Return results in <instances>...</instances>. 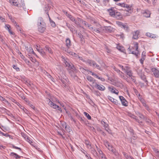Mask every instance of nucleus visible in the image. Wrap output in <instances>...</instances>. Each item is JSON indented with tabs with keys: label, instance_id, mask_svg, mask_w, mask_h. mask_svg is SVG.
<instances>
[{
	"label": "nucleus",
	"instance_id": "obj_1",
	"mask_svg": "<svg viewBox=\"0 0 159 159\" xmlns=\"http://www.w3.org/2000/svg\"><path fill=\"white\" fill-rule=\"evenodd\" d=\"M65 64L66 66H68L69 68V69H68V71L71 77L74 79H77L78 78V77L75 74V73L78 72V70L77 69L74 65L71 63H70L66 61Z\"/></svg>",
	"mask_w": 159,
	"mask_h": 159
},
{
	"label": "nucleus",
	"instance_id": "obj_2",
	"mask_svg": "<svg viewBox=\"0 0 159 159\" xmlns=\"http://www.w3.org/2000/svg\"><path fill=\"white\" fill-rule=\"evenodd\" d=\"M48 95L49 98H47L48 100L47 101L48 102V105L52 108L58 110L60 111L61 112L62 110L61 108L58 106L56 105L53 102L54 100L53 98H52V97L50 96V94H49Z\"/></svg>",
	"mask_w": 159,
	"mask_h": 159
},
{
	"label": "nucleus",
	"instance_id": "obj_3",
	"mask_svg": "<svg viewBox=\"0 0 159 159\" xmlns=\"http://www.w3.org/2000/svg\"><path fill=\"white\" fill-rule=\"evenodd\" d=\"M124 72L126 74L128 78L133 77V73L130 67L125 66L124 68Z\"/></svg>",
	"mask_w": 159,
	"mask_h": 159
},
{
	"label": "nucleus",
	"instance_id": "obj_4",
	"mask_svg": "<svg viewBox=\"0 0 159 159\" xmlns=\"http://www.w3.org/2000/svg\"><path fill=\"white\" fill-rule=\"evenodd\" d=\"M138 43H136L134 45V47L135 48V50L137 51V52H134L133 50H132V48H130L129 47L128 48L129 51V53H132L134 54L137 57H138V54L139 53V51L138 50Z\"/></svg>",
	"mask_w": 159,
	"mask_h": 159
},
{
	"label": "nucleus",
	"instance_id": "obj_5",
	"mask_svg": "<svg viewBox=\"0 0 159 159\" xmlns=\"http://www.w3.org/2000/svg\"><path fill=\"white\" fill-rule=\"evenodd\" d=\"M39 25H38V29L39 31L41 33H43L46 30V26L45 24H42L41 21L39 22Z\"/></svg>",
	"mask_w": 159,
	"mask_h": 159
},
{
	"label": "nucleus",
	"instance_id": "obj_6",
	"mask_svg": "<svg viewBox=\"0 0 159 159\" xmlns=\"http://www.w3.org/2000/svg\"><path fill=\"white\" fill-rule=\"evenodd\" d=\"M117 5L122 7L126 8L128 9L129 10H130L131 9V6L124 3H118L117 4Z\"/></svg>",
	"mask_w": 159,
	"mask_h": 159
},
{
	"label": "nucleus",
	"instance_id": "obj_7",
	"mask_svg": "<svg viewBox=\"0 0 159 159\" xmlns=\"http://www.w3.org/2000/svg\"><path fill=\"white\" fill-rule=\"evenodd\" d=\"M85 62L93 67H95V64H96V62L90 59H87L85 61Z\"/></svg>",
	"mask_w": 159,
	"mask_h": 159
},
{
	"label": "nucleus",
	"instance_id": "obj_8",
	"mask_svg": "<svg viewBox=\"0 0 159 159\" xmlns=\"http://www.w3.org/2000/svg\"><path fill=\"white\" fill-rule=\"evenodd\" d=\"M119 98L123 105L125 107L128 106V102L123 97L120 96Z\"/></svg>",
	"mask_w": 159,
	"mask_h": 159
},
{
	"label": "nucleus",
	"instance_id": "obj_9",
	"mask_svg": "<svg viewBox=\"0 0 159 159\" xmlns=\"http://www.w3.org/2000/svg\"><path fill=\"white\" fill-rule=\"evenodd\" d=\"M60 80L61 82L63 84V86L66 87L68 82V79L66 77H65V78H61Z\"/></svg>",
	"mask_w": 159,
	"mask_h": 159
},
{
	"label": "nucleus",
	"instance_id": "obj_10",
	"mask_svg": "<svg viewBox=\"0 0 159 159\" xmlns=\"http://www.w3.org/2000/svg\"><path fill=\"white\" fill-rule=\"evenodd\" d=\"M146 57V52L144 51L142 53L141 58L140 60V63L142 65L143 64L144 61L145 60Z\"/></svg>",
	"mask_w": 159,
	"mask_h": 159
},
{
	"label": "nucleus",
	"instance_id": "obj_11",
	"mask_svg": "<svg viewBox=\"0 0 159 159\" xmlns=\"http://www.w3.org/2000/svg\"><path fill=\"white\" fill-rule=\"evenodd\" d=\"M152 70L153 72V74L156 77H159V70L155 68H152Z\"/></svg>",
	"mask_w": 159,
	"mask_h": 159
},
{
	"label": "nucleus",
	"instance_id": "obj_12",
	"mask_svg": "<svg viewBox=\"0 0 159 159\" xmlns=\"http://www.w3.org/2000/svg\"><path fill=\"white\" fill-rule=\"evenodd\" d=\"M108 150L112 152L115 155L117 156L118 153L116 152V150L112 146H111L110 147L108 148Z\"/></svg>",
	"mask_w": 159,
	"mask_h": 159
},
{
	"label": "nucleus",
	"instance_id": "obj_13",
	"mask_svg": "<svg viewBox=\"0 0 159 159\" xmlns=\"http://www.w3.org/2000/svg\"><path fill=\"white\" fill-rule=\"evenodd\" d=\"M114 16L116 19L118 20H121L123 18L121 14L118 12H116Z\"/></svg>",
	"mask_w": 159,
	"mask_h": 159
},
{
	"label": "nucleus",
	"instance_id": "obj_14",
	"mask_svg": "<svg viewBox=\"0 0 159 159\" xmlns=\"http://www.w3.org/2000/svg\"><path fill=\"white\" fill-rule=\"evenodd\" d=\"M95 87L101 91H104L105 89V87L102 85H99L97 84H96Z\"/></svg>",
	"mask_w": 159,
	"mask_h": 159
},
{
	"label": "nucleus",
	"instance_id": "obj_15",
	"mask_svg": "<svg viewBox=\"0 0 159 159\" xmlns=\"http://www.w3.org/2000/svg\"><path fill=\"white\" fill-rule=\"evenodd\" d=\"M108 89L112 93H114L117 95H118L119 91L116 89L114 88H111L110 87H108Z\"/></svg>",
	"mask_w": 159,
	"mask_h": 159
},
{
	"label": "nucleus",
	"instance_id": "obj_16",
	"mask_svg": "<svg viewBox=\"0 0 159 159\" xmlns=\"http://www.w3.org/2000/svg\"><path fill=\"white\" fill-rule=\"evenodd\" d=\"M5 28L11 34L13 35L14 34V33L11 30V28L10 25L8 24L6 25H5Z\"/></svg>",
	"mask_w": 159,
	"mask_h": 159
},
{
	"label": "nucleus",
	"instance_id": "obj_17",
	"mask_svg": "<svg viewBox=\"0 0 159 159\" xmlns=\"http://www.w3.org/2000/svg\"><path fill=\"white\" fill-rule=\"evenodd\" d=\"M139 32L138 31H134L133 34V38L134 39H137L138 38V36Z\"/></svg>",
	"mask_w": 159,
	"mask_h": 159
},
{
	"label": "nucleus",
	"instance_id": "obj_18",
	"mask_svg": "<svg viewBox=\"0 0 159 159\" xmlns=\"http://www.w3.org/2000/svg\"><path fill=\"white\" fill-rule=\"evenodd\" d=\"M77 20L79 21L80 22H81L82 24L84 25L85 26V27H87L88 25L89 24H88L86 21L84 20H83L80 18H77Z\"/></svg>",
	"mask_w": 159,
	"mask_h": 159
},
{
	"label": "nucleus",
	"instance_id": "obj_19",
	"mask_svg": "<svg viewBox=\"0 0 159 159\" xmlns=\"http://www.w3.org/2000/svg\"><path fill=\"white\" fill-rule=\"evenodd\" d=\"M114 8H111V9L108 10L109 13V14L112 16H114L116 12H115Z\"/></svg>",
	"mask_w": 159,
	"mask_h": 159
},
{
	"label": "nucleus",
	"instance_id": "obj_20",
	"mask_svg": "<svg viewBox=\"0 0 159 159\" xmlns=\"http://www.w3.org/2000/svg\"><path fill=\"white\" fill-rule=\"evenodd\" d=\"M66 45L68 48H70L71 46V41L69 38H67L66 40Z\"/></svg>",
	"mask_w": 159,
	"mask_h": 159
},
{
	"label": "nucleus",
	"instance_id": "obj_21",
	"mask_svg": "<svg viewBox=\"0 0 159 159\" xmlns=\"http://www.w3.org/2000/svg\"><path fill=\"white\" fill-rule=\"evenodd\" d=\"M44 49L50 53L52 54V51L51 48L47 45L45 46Z\"/></svg>",
	"mask_w": 159,
	"mask_h": 159
},
{
	"label": "nucleus",
	"instance_id": "obj_22",
	"mask_svg": "<svg viewBox=\"0 0 159 159\" xmlns=\"http://www.w3.org/2000/svg\"><path fill=\"white\" fill-rule=\"evenodd\" d=\"M46 14L48 16V18H49V20H50V23H51V26L52 27H55L56 26V24H55V23L51 19V18H50V16H49L48 12H46Z\"/></svg>",
	"mask_w": 159,
	"mask_h": 159
},
{
	"label": "nucleus",
	"instance_id": "obj_23",
	"mask_svg": "<svg viewBox=\"0 0 159 159\" xmlns=\"http://www.w3.org/2000/svg\"><path fill=\"white\" fill-rule=\"evenodd\" d=\"M135 113L136 115L139 116L141 119H143V118H145V116H144L139 112L137 111Z\"/></svg>",
	"mask_w": 159,
	"mask_h": 159
},
{
	"label": "nucleus",
	"instance_id": "obj_24",
	"mask_svg": "<svg viewBox=\"0 0 159 159\" xmlns=\"http://www.w3.org/2000/svg\"><path fill=\"white\" fill-rule=\"evenodd\" d=\"M10 155L11 156H14L16 159H20L21 157L20 156L18 155L16 153L13 152L10 153Z\"/></svg>",
	"mask_w": 159,
	"mask_h": 159
},
{
	"label": "nucleus",
	"instance_id": "obj_25",
	"mask_svg": "<svg viewBox=\"0 0 159 159\" xmlns=\"http://www.w3.org/2000/svg\"><path fill=\"white\" fill-rule=\"evenodd\" d=\"M143 16L147 17H148L150 16V11L148 10H146L143 13Z\"/></svg>",
	"mask_w": 159,
	"mask_h": 159
},
{
	"label": "nucleus",
	"instance_id": "obj_26",
	"mask_svg": "<svg viewBox=\"0 0 159 159\" xmlns=\"http://www.w3.org/2000/svg\"><path fill=\"white\" fill-rule=\"evenodd\" d=\"M72 21L74 22L75 23V24H76L78 26L80 27H81L83 28H84L80 24V22L78 20L77 18L76 19L75 18V21L74 20Z\"/></svg>",
	"mask_w": 159,
	"mask_h": 159
},
{
	"label": "nucleus",
	"instance_id": "obj_27",
	"mask_svg": "<svg viewBox=\"0 0 159 159\" xmlns=\"http://www.w3.org/2000/svg\"><path fill=\"white\" fill-rule=\"evenodd\" d=\"M87 80L90 82L94 83L95 80L91 76L88 75L87 77Z\"/></svg>",
	"mask_w": 159,
	"mask_h": 159
},
{
	"label": "nucleus",
	"instance_id": "obj_28",
	"mask_svg": "<svg viewBox=\"0 0 159 159\" xmlns=\"http://www.w3.org/2000/svg\"><path fill=\"white\" fill-rule=\"evenodd\" d=\"M141 78L143 80H144L146 84V85H148V81L146 80V76L144 74H142L140 76Z\"/></svg>",
	"mask_w": 159,
	"mask_h": 159
},
{
	"label": "nucleus",
	"instance_id": "obj_29",
	"mask_svg": "<svg viewBox=\"0 0 159 159\" xmlns=\"http://www.w3.org/2000/svg\"><path fill=\"white\" fill-rule=\"evenodd\" d=\"M146 35L147 37H150V38H154L156 37L155 34L150 33L149 32H147L146 34Z\"/></svg>",
	"mask_w": 159,
	"mask_h": 159
},
{
	"label": "nucleus",
	"instance_id": "obj_30",
	"mask_svg": "<svg viewBox=\"0 0 159 159\" xmlns=\"http://www.w3.org/2000/svg\"><path fill=\"white\" fill-rule=\"evenodd\" d=\"M143 119L145 120L147 123L150 125H151L152 124V121L151 120L148 118L146 116H145V118H143Z\"/></svg>",
	"mask_w": 159,
	"mask_h": 159
},
{
	"label": "nucleus",
	"instance_id": "obj_31",
	"mask_svg": "<svg viewBox=\"0 0 159 159\" xmlns=\"http://www.w3.org/2000/svg\"><path fill=\"white\" fill-rule=\"evenodd\" d=\"M50 9V7L48 4H46L44 7V11L46 13L47 12H48V11Z\"/></svg>",
	"mask_w": 159,
	"mask_h": 159
},
{
	"label": "nucleus",
	"instance_id": "obj_32",
	"mask_svg": "<svg viewBox=\"0 0 159 159\" xmlns=\"http://www.w3.org/2000/svg\"><path fill=\"white\" fill-rule=\"evenodd\" d=\"M26 48H27V50H28V51L29 52L30 54H34L35 55H36L35 54V52H34L32 48L30 47L29 48V49H28V47H27Z\"/></svg>",
	"mask_w": 159,
	"mask_h": 159
},
{
	"label": "nucleus",
	"instance_id": "obj_33",
	"mask_svg": "<svg viewBox=\"0 0 159 159\" xmlns=\"http://www.w3.org/2000/svg\"><path fill=\"white\" fill-rule=\"evenodd\" d=\"M10 100L11 101L13 102L14 103L16 104L17 106H18L19 107H20V106H21L20 104L18 102H17L14 98H11L10 99Z\"/></svg>",
	"mask_w": 159,
	"mask_h": 159
},
{
	"label": "nucleus",
	"instance_id": "obj_34",
	"mask_svg": "<svg viewBox=\"0 0 159 159\" xmlns=\"http://www.w3.org/2000/svg\"><path fill=\"white\" fill-rule=\"evenodd\" d=\"M67 16L72 21L74 20L75 21V18L72 15H71L70 14H68L67 15Z\"/></svg>",
	"mask_w": 159,
	"mask_h": 159
},
{
	"label": "nucleus",
	"instance_id": "obj_35",
	"mask_svg": "<svg viewBox=\"0 0 159 159\" xmlns=\"http://www.w3.org/2000/svg\"><path fill=\"white\" fill-rule=\"evenodd\" d=\"M103 29L108 32L111 31V26H104Z\"/></svg>",
	"mask_w": 159,
	"mask_h": 159
},
{
	"label": "nucleus",
	"instance_id": "obj_36",
	"mask_svg": "<svg viewBox=\"0 0 159 159\" xmlns=\"http://www.w3.org/2000/svg\"><path fill=\"white\" fill-rule=\"evenodd\" d=\"M85 144H86V145L87 146V147L88 148H92L91 143L89 141H85Z\"/></svg>",
	"mask_w": 159,
	"mask_h": 159
},
{
	"label": "nucleus",
	"instance_id": "obj_37",
	"mask_svg": "<svg viewBox=\"0 0 159 159\" xmlns=\"http://www.w3.org/2000/svg\"><path fill=\"white\" fill-rule=\"evenodd\" d=\"M101 124L103 125L104 127L105 128H107L108 126V124L106 122H104L103 120L101 121Z\"/></svg>",
	"mask_w": 159,
	"mask_h": 159
},
{
	"label": "nucleus",
	"instance_id": "obj_38",
	"mask_svg": "<svg viewBox=\"0 0 159 159\" xmlns=\"http://www.w3.org/2000/svg\"><path fill=\"white\" fill-rule=\"evenodd\" d=\"M113 69L119 74H120V73H122L123 74V73L120 71V70L118 68H116L115 66H114L113 68Z\"/></svg>",
	"mask_w": 159,
	"mask_h": 159
},
{
	"label": "nucleus",
	"instance_id": "obj_39",
	"mask_svg": "<svg viewBox=\"0 0 159 159\" xmlns=\"http://www.w3.org/2000/svg\"><path fill=\"white\" fill-rule=\"evenodd\" d=\"M37 51L40 53V54L43 56H44L45 55V53L42 49H37Z\"/></svg>",
	"mask_w": 159,
	"mask_h": 159
},
{
	"label": "nucleus",
	"instance_id": "obj_40",
	"mask_svg": "<svg viewBox=\"0 0 159 159\" xmlns=\"http://www.w3.org/2000/svg\"><path fill=\"white\" fill-rule=\"evenodd\" d=\"M99 158L101 159H107V157L105 155L104 153L103 155L101 156H98Z\"/></svg>",
	"mask_w": 159,
	"mask_h": 159
},
{
	"label": "nucleus",
	"instance_id": "obj_41",
	"mask_svg": "<svg viewBox=\"0 0 159 159\" xmlns=\"http://www.w3.org/2000/svg\"><path fill=\"white\" fill-rule=\"evenodd\" d=\"M116 48L118 50L121 52H123L124 50V47L120 46H117Z\"/></svg>",
	"mask_w": 159,
	"mask_h": 159
},
{
	"label": "nucleus",
	"instance_id": "obj_42",
	"mask_svg": "<svg viewBox=\"0 0 159 159\" xmlns=\"http://www.w3.org/2000/svg\"><path fill=\"white\" fill-rule=\"evenodd\" d=\"M65 129L69 133H70V132L71 131V129L70 128L69 126H67L66 125L65 126Z\"/></svg>",
	"mask_w": 159,
	"mask_h": 159
},
{
	"label": "nucleus",
	"instance_id": "obj_43",
	"mask_svg": "<svg viewBox=\"0 0 159 159\" xmlns=\"http://www.w3.org/2000/svg\"><path fill=\"white\" fill-rule=\"evenodd\" d=\"M94 67L100 70H102V69L101 67V66H100L99 65L97 64L96 63V64H95Z\"/></svg>",
	"mask_w": 159,
	"mask_h": 159
},
{
	"label": "nucleus",
	"instance_id": "obj_44",
	"mask_svg": "<svg viewBox=\"0 0 159 159\" xmlns=\"http://www.w3.org/2000/svg\"><path fill=\"white\" fill-rule=\"evenodd\" d=\"M84 115L87 117L88 119L91 120V116L89 115V114L87 113L86 112H84Z\"/></svg>",
	"mask_w": 159,
	"mask_h": 159
},
{
	"label": "nucleus",
	"instance_id": "obj_45",
	"mask_svg": "<svg viewBox=\"0 0 159 159\" xmlns=\"http://www.w3.org/2000/svg\"><path fill=\"white\" fill-rule=\"evenodd\" d=\"M14 25L16 26V29L17 30H20V31H21V30L20 27L16 23V21H15Z\"/></svg>",
	"mask_w": 159,
	"mask_h": 159
},
{
	"label": "nucleus",
	"instance_id": "obj_46",
	"mask_svg": "<svg viewBox=\"0 0 159 159\" xmlns=\"http://www.w3.org/2000/svg\"><path fill=\"white\" fill-rule=\"evenodd\" d=\"M92 153L94 155V156H98V152L96 151L95 150L93 149V150H92Z\"/></svg>",
	"mask_w": 159,
	"mask_h": 159
},
{
	"label": "nucleus",
	"instance_id": "obj_47",
	"mask_svg": "<svg viewBox=\"0 0 159 159\" xmlns=\"http://www.w3.org/2000/svg\"><path fill=\"white\" fill-rule=\"evenodd\" d=\"M11 4L15 6H17L18 7H20V6H19V4H18V2H17L16 0L14 2H13V3H11Z\"/></svg>",
	"mask_w": 159,
	"mask_h": 159
},
{
	"label": "nucleus",
	"instance_id": "obj_48",
	"mask_svg": "<svg viewBox=\"0 0 159 159\" xmlns=\"http://www.w3.org/2000/svg\"><path fill=\"white\" fill-rule=\"evenodd\" d=\"M134 77H130V78H131V79L136 84H137V81H136V79L134 78Z\"/></svg>",
	"mask_w": 159,
	"mask_h": 159
},
{
	"label": "nucleus",
	"instance_id": "obj_49",
	"mask_svg": "<svg viewBox=\"0 0 159 159\" xmlns=\"http://www.w3.org/2000/svg\"><path fill=\"white\" fill-rule=\"evenodd\" d=\"M79 69L83 73H84L86 71V70L83 67L81 66H80Z\"/></svg>",
	"mask_w": 159,
	"mask_h": 159
},
{
	"label": "nucleus",
	"instance_id": "obj_50",
	"mask_svg": "<svg viewBox=\"0 0 159 159\" xmlns=\"http://www.w3.org/2000/svg\"><path fill=\"white\" fill-rule=\"evenodd\" d=\"M28 56H29V57L30 59V60H31V61H32L34 63H35L36 61V60H35V59L34 58L31 57H30V55H28Z\"/></svg>",
	"mask_w": 159,
	"mask_h": 159
},
{
	"label": "nucleus",
	"instance_id": "obj_51",
	"mask_svg": "<svg viewBox=\"0 0 159 159\" xmlns=\"http://www.w3.org/2000/svg\"><path fill=\"white\" fill-rule=\"evenodd\" d=\"M116 24L118 25L119 26L121 27V28H122V26H123V23L117 21H116Z\"/></svg>",
	"mask_w": 159,
	"mask_h": 159
},
{
	"label": "nucleus",
	"instance_id": "obj_52",
	"mask_svg": "<svg viewBox=\"0 0 159 159\" xmlns=\"http://www.w3.org/2000/svg\"><path fill=\"white\" fill-rule=\"evenodd\" d=\"M0 134H2L3 136H5L6 137H7L8 136H10V135L7 134H4L2 132H1L0 130Z\"/></svg>",
	"mask_w": 159,
	"mask_h": 159
},
{
	"label": "nucleus",
	"instance_id": "obj_53",
	"mask_svg": "<svg viewBox=\"0 0 159 159\" xmlns=\"http://www.w3.org/2000/svg\"><path fill=\"white\" fill-rule=\"evenodd\" d=\"M107 98L111 102H113L114 99V98H113L112 97L110 96H108Z\"/></svg>",
	"mask_w": 159,
	"mask_h": 159
},
{
	"label": "nucleus",
	"instance_id": "obj_54",
	"mask_svg": "<svg viewBox=\"0 0 159 159\" xmlns=\"http://www.w3.org/2000/svg\"><path fill=\"white\" fill-rule=\"evenodd\" d=\"M122 28H123L126 30H129V27L124 24H123V26H122Z\"/></svg>",
	"mask_w": 159,
	"mask_h": 159
},
{
	"label": "nucleus",
	"instance_id": "obj_55",
	"mask_svg": "<svg viewBox=\"0 0 159 159\" xmlns=\"http://www.w3.org/2000/svg\"><path fill=\"white\" fill-rule=\"evenodd\" d=\"M19 6H20V7H22V8H23V9H26V8L25 7V4L24 3L19 4Z\"/></svg>",
	"mask_w": 159,
	"mask_h": 159
},
{
	"label": "nucleus",
	"instance_id": "obj_56",
	"mask_svg": "<svg viewBox=\"0 0 159 159\" xmlns=\"http://www.w3.org/2000/svg\"><path fill=\"white\" fill-rule=\"evenodd\" d=\"M26 140L30 144H31V143H33V142L32 140H30V138L29 137L27 138V139Z\"/></svg>",
	"mask_w": 159,
	"mask_h": 159
},
{
	"label": "nucleus",
	"instance_id": "obj_57",
	"mask_svg": "<svg viewBox=\"0 0 159 159\" xmlns=\"http://www.w3.org/2000/svg\"><path fill=\"white\" fill-rule=\"evenodd\" d=\"M12 147L13 148H15V149H18L20 151H21V148L18 147H16L14 145H12Z\"/></svg>",
	"mask_w": 159,
	"mask_h": 159
},
{
	"label": "nucleus",
	"instance_id": "obj_58",
	"mask_svg": "<svg viewBox=\"0 0 159 159\" xmlns=\"http://www.w3.org/2000/svg\"><path fill=\"white\" fill-rule=\"evenodd\" d=\"M139 83L141 88L144 87L145 86H146L147 85L146 84L145 85L143 83L141 82H140Z\"/></svg>",
	"mask_w": 159,
	"mask_h": 159
},
{
	"label": "nucleus",
	"instance_id": "obj_59",
	"mask_svg": "<svg viewBox=\"0 0 159 159\" xmlns=\"http://www.w3.org/2000/svg\"><path fill=\"white\" fill-rule=\"evenodd\" d=\"M21 135L22 137L25 139L26 140L27 139V138H28V137L26 134L24 133H22Z\"/></svg>",
	"mask_w": 159,
	"mask_h": 159
},
{
	"label": "nucleus",
	"instance_id": "obj_60",
	"mask_svg": "<svg viewBox=\"0 0 159 159\" xmlns=\"http://www.w3.org/2000/svg\"><path fill=\"white\" fill-rule=\"evenodd\" d=\"M133 116L134 117V119H135V120H136V121L138 123H139V120L138 118L136 116H134V115H133Z\"/></svg>",
	"mask_w": 159,
	"mask_h": 159
},
{
	"label": "nucleus",
	"instance_id": "obj_61",
	"mask_svg": "<svg viewBox=\"0 0 159 159\" xmlns=\"http://www.w3.org/2000/svg\"><path fill=\"white\" fill-rule=\"evenodd\" d=\"M84 119L85 118L84 117L83 118H82V117H80L79 118V120L80 121H81L82 123H83V122H84Z\"/></svg>",
	"mask_w": 159,
	"mask_h": 159
},
{
	"label": "nucleus",
	"instance_id": "obj_62",
	"mask_svg": "<svg viewBox=\"0 0 159 159\" xmlns=\"http://www.w3.org/2000/svg\"><path fill=\"white\" fill-rule=\"evenodd\" d=\"M13 68L16 70L17 71L19 70V68L16 65H14L13 66Z\"/></svg>",
	"mask_w": 159,
	"mask_h": 159
},
{
	"label": "nucleus",
	"instance_id": "obj_63",
	"mask_svg": "<svg viewBox=\"0 0 159 159\" xmlns=\"http://www.w3.org/2000/svg\"><path fill=\"white\" fill-rule=\"evenodd\" d=\"M94 93L97 96H99L100 95V93L98 91H94Z\"/></svg>",
	"mask_w": 159,
	"mask_h": 159
},
{
	"label": "nucleus",
	"instance_id": "obj_64",
	"mask_svg": "<svg viewBox=\"0 0 159 159\" xmlns=\"http://www.w3.org/2000/svg\"><path fill=\"white\" fill-rule=\"evenodd\" d=\"M91 25L89 24H88V25L87 26V27H88L89 29L90 30H93V27H91Z\"/></svg>",
	"mask_w": 159,
	"mask_h": 159
}]
</instances>
